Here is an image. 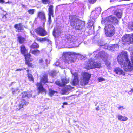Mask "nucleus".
I'll return each mask as SVG.
<instances>
[{
  "label": "nucleus",
  "mask_w": 133,
  "mask_h": 133,
  "mask_svg": "<svg viewBox=\"0 0 133 133\" xmlns=\"http://www.w3.org/2000/svg\"><path fill=\"white\" fill-rule=\"evenodd\" d=\"M131 61L128 60L126 51H123L118 57V62L125 71H133V50L131 52Z\"/></svg>",
  "instance_id": "obj_1"
},
{
  "label": "nucleus",
  "mask_w": 133,
  "mask_h": 133,
  "mask_svg": "<svg viewBox=\"0 0 133 133\" xmlns=\"http://www.w3.org/2000/svg\"><path fill=\"white\" fill-rule=\"evenodd\" d=\"M118 22V21L116 18L112 16H109L102 20V24L105 25L104 29L107 36L110 37L112 36L114 34V28L110 24L112 23L117 24Z\"/></svg>",
  "instance_id": "obj_2"
},
{
  "label": "nucleus",
  "mask_w": 133,
  "mask_h": 133,
  "mask_svg": "<svg viewBox=\"0 0 133 133\" xmlns=\"http://www.w3.org/2000/svg\"><path fill=\"white\" fill-rule=\"evenodd\" d=\"M93 56L94 58H91L89 60L87 64L86 68L89 69L95 68H99L101 66L100 63H97L94 61L97 58H101L103 59L108 56V54L102 51L100 52L99 50H97L94 52Z\"/></svg>",
  "instance_id": "obj_3"
},
{
  "label": "nucleus",
  "mask_w": 133,
  "mask_h": 133,
  "mask_svg": "<svg viewBox=\"0 0 133 133\" xmlns=\"http://www.w3.org/2000/svg\"><path fill=\"white\" fill-rule=\"evenodd\" d=\"M64 40L65 42L70 45V48L78 46L80 43L78 39V38L74 36L69 35H65Z\"/></svg>",
  "instance_id": "obj_4"
},
{
  "label": "nucleus",
  "mask_w": 133,
  "mask_h": 133,
  "mask_svg": "<svg viewBox=\"0 0 133 133\" xmlns=\"http://www.w3.org/2000/svg\"><path fill=\"white\" fill-rule=\"evenodd\" d=\"M77 54L74 52H67L63 53L62 56L64 57V61L66 64H69L74 63Z\"/></svg>",
  "instance_id": "obj_5"
},
{
  "label": "nucleus",
  "mask_w": 133,
  "mask_h": 133,
  "mask_svg": "<svg viewBox=\"0 0 133 133\" xmlns=\"http://www.w3.org/2000/svg\"><path fill=\"white\" fill-rule=\"evenodd\" d=\"M74 16H69V19L71 20V24L72 26L75 28L76 29L80 30L82 28V22L80 20L76 19Z\"/></svg>",
  "instance_id": "obj_6"
},
{
  "label": "nucleus",
  "mask_w": 133,
  "mask_h": 133,
  "mask_svg": "<svg viewBox=\"0 0 133 133\" xmlns=\"http://www.w3.org/2000/svg\"><path fill=\"white\" fill-rule=\"evenodd\" d=\"M97 36H95L93 40L96 43L98 44L100 46L104 49H107L109 50H111L112 51L117 50L118 49L119 46L117 44H114L109 46L107 44H105L104 45H101L99 44V39L98 38L96 39Z\"/></svg>",
  "instance_id": "obj_7"
},
{
  "label": "nucleus",
  "mask_w": 133,
  "mask_h": 133,
  "mask_svg": "<svg viewBox=\"0 0 133 133\" xmlns=\"http://www.w3.org/2000/svg\"><path fill=\"white\" fill-rule=\"evenodd\" d=\"M20 48L21 53L24 55L25 59V63L29 66H32V64L29 62H30L32 61L33 60L32 58L31 57V55L28 53L25 54L27 51V50L24 46H22Z\"/></svg>",
  "instance_id": "obj_8"
},
{
  "label": "nucleus",
  "mask_w": 133,
  "mask_h": 133,
  "mask_svg": "<svg viewBox=\"0 0 133 133\" xmlns=\"http://www.w3.org/2000/svg\"><path fill=\"white\" fill-rule=\"evenodd\" d=\"M101 10V8L100 7H97L95 8V10H93L91 12L90 16V19L89 21L90 24H92V26H93L94 23L95 22V19L100 14Z\"/></svg>",
  "instance_id": "obj_9"
},
{
  "label": "nucleus",
  "mask_w": 133,
  "mask_h": 133,
  "mask_svg": "<svg viewBox=\"0 0 133 133\" xmlns=\"http://www.w3.org/2000/svg\"><path fill=\"white\" fill-rule=\"evenodd\" d=\"M82 77L80 81V84L84 86L88 84L91 76V75L87 72H83L81 74Z\"/></svg>",
  "instance_id": "obj_10"
},
{
  "label": "nucleus",
  "mask_w": 133,
  "mask_h": 133,
  "mask_svg": "<svg viewBox=\"0 0 133 133\" xmlns=\"http://www.w3.org/2000/svg\"><path fill=\"white\" fill-rule=\"evenodd\" d=\"M48 82V80L47 76L46 75L43 76L41 80V83H38L36 84V86L37 87L39 92L46 93V91L43 88L42 84L43 83H45Z\"/></svg>",
  "instance_id": "obj_11"
},
{
  "label": "nucleus",
  "mask_w": 133,
  "mask_h": 133,
  "mask_svg": "<svg viewBox=\"0 0 133 133\" xmlns=\"http://www.w3.org/2000/svg\"><path fill=\"white\" fill-rule=\"evenodd\" d=\"M132 36V34H126L124 35L122 38L123 42L128 44H132L133 42Z\"/></svg>",
  "instance_id": "obj_12"
},
{
  "label": "nucleus",
  "mask_w": 133,
  "mask_h": 133,
  "mask_svg": "<svg viewBox=\"0 0 133 133\" xmlns=\"http://www.w3.org/2000/svg\"><path fill=\"white\" fill-rule=\"evenodd\" d=\"M36 32L41 36H44L47 35V32L45 29L42 28H38L35 30Z\"/></svg>",
  "instance_id": "obj_13"
},
{
  "label": "nucleus",
  "mask_w": 133,
  "mask_h": 133,
  "mask_svg": "<svg viewBox=\"0 0 133 133\" xmlns=\"http://www.w3.org/2000/svg\"><path fill=\"white\" fill-rule=\"evenodd\" d=\"M71 72L74 76V79L71 81V83L73 85H75L78 84L79 82L78 78L77 73L75 72H73L72 71H71Z\"/></svg>",
  "instance_id": "obj_14"
},
{
  "label": "nucleus",
  "mask_w": 133,
  "mask_h": 133,
  "mask_svg": "<svg viewBox=\"0 0 133 133\" xmlns=\"http://www.w3.org/2000/svg\"><path fill=\"white\" fill-rule=\"evenodd\" d=\"M69 80L68 79H67L66 78L62 79V83L60 82L57 81H56L55 83L57 85L60 86H63L65 85L67 83H68Z\"/></svg>",
  "instance_id": "obj_15"
},
{
  "label": "nucleus",
  "mask_w": 133,
  "mask_h": 133,
  "mask_svg": "<svg viewBox=\"0 0 133 133\" xmlns=\"http://www.w3.org/2000/svg\"><path fill=\"white\" fill-rule=\"evenodd\" d=\"M28 104V102L24 99H22L20 101L19 104L16 106V110H19L21 108H23L24 105H26Z\"/></svg>",
  "instance_id": "obj_16"
},
{
  "label": "nucleus",
  "mask_w": 133,
  "mask_h": 133,
  "mask_svg": "<svg viewBox=\"0 0 133 133\" xmlns=\"http://www.w3.org/2000/svg\"><path fill=\"white\" fill-rule=\"evenodd\" d=\"M29 92H23L21 93L19 96V98H24L27 97L28 98H29L32 96V93H30Z\"/></svg>",
  "instance_id": "obj_17"
},
{
  "label": "nucleus",
  "mask_w": 133,
  "mask_h": 133,
  "mask_svg": "<svg viewBox=\"0 0 133 133\" xmlns=\"http://www.w3.org/2000/svg\"><path fill=\"white\" fill-rule=\"evenodd\" d=\"M114 71L116 74L119 75H122L124 76L125 74V72L123 70L119 68H116L115 69Z\"/></svg>",
  "instance_id": "obj_18"
},
{
  "label": "nucleus",
  "mask_w": 133,
  "mask_h": 133,
  "mask_svg": "<svg viewBox=\"0 0 133 133\" xmlns=\"http://www.w3.org/2000/svg\"><path fill=\"white\" fill-rule=\"evenodd\" d=\"M49 21L50 22L51 21V16L53 15V6L50 5L49 6Z\"/></svg>",
  "instance_id": "obj_19"
},
{
  "label": "nucleus",
  "mask_w": 133,
  "mask_h": 133,
  "mask_svg": "<svg viewBox=\"0 0 133 133\" xmlns=\"http://www.w3.org/2000/svg\"><path fill=\"white\" fill-rule=\"evenodd\" d=\"M61 33V32L57 30V28H54L53 32V35L55 37H57L60 36Z\"/></svg>",
  "instance_id": "obj_20"
},
{
  "label": "nucleus",
  "mask_w": 133,
  "mask_h": 133,
  "mask_svg": "<svg viewBox=\"0 0 133 133\" xmlns=\"http://www.w3.org/2000/svg\"><path fill=\"white\" fill-rule=\"evenodd\" d=\"M116 117L118 118V120L122 121H125L128 120L127 117L120 115H117Z\"/></svg>",
  "instance_id": "obj_21"
},
{
  "label": "nucleus",
  "mask_w": 133,
  "mask_h": 133,
  "mask_svg": "<svg viewBox=\"0 0 133 133\" xmlns=\"http://www.w3.org/2000/svg\"><path fill=\"white\" fill-rule=\"evenodd\" d=\"M38 17L42 20H44L45 19V16L44 13L42 12L38 13Z\"/></svg>",
  "instance_id": "obj_22"
},
{
  "label": "nucleus",
  "mask_w": 133,
  "mask_h": 133,
  "mask_svg": "<svg viewBox=\"0 0 133 133\" xmlns=\"http://www.w3.org/2000/svg\"><path fill=\"white\" fill-rule=\"evenodd\" d=\"M37 39L41 42H44L45 41H47L48 42H51L47 37L44 38H37Z\"/></svg>",
  "instance_id": "obj_23"
},
{
  "label": "nucleus",
  "mask_w": 133,
  "mask_h": 133,
  "mask_svg": "<svg viewBox=\"0 0 133 133\" xmlns=\"http://www.w3.org/2000/svg\"><path fill=\"white\" fill-rule=\"evenodd\" d=\"M14 27L19 31H21L22 29V26L21 23L16 24L14 26Z\"/></svg>",
  "instance_id": "obj_24"
},
{
  "label": "nucleus",
  "mask_w": 133,
  "mask_h": 133,
  "mask_svg": "<svg viewBox=\"0 0 133 133\" xmlns=\"http://www.w3.org/2000/svg\"><path fill=\"white\" fill-rule=\"evenodd\" d=\"M39 47L38 45L36 43L34 42L31 46V50H32L34 48H37Z\"/></svg>",
  "instance_id": "obj_25"
},
{
  "label": "nucleus",
  "mask_w": 133,
  "mask_h": 133,
  "mask_svg": "<svg viewBox=\"0 0 133 133\" xmlns=\"http://www.w3.org/2000/svg\"><path fill=\"white\" fill-rule=\"evenodd\" d=\"M27 72H28V78L29 80L30 81L33 82L34 81V80L33 78L32 75L31 74H30L28 73V70H27Z\"/></svg>",
  "instance_id": "obj_26"
},
{
  "label": "nucleus",
  "mask_w": 133,
  "mask_h": 133,
  "mask_svg": "<svg viewBox=\"0 0 133 133\" xmlns=\"http://www.w3.org/2000/svg\"><path fill=\"white\" fill-rule=\"evenodd\" d=\"M30 52L35 55H37L39 54L40 51L39 50H31Z\"/></svg>",
  "instance_id": "obj_27"
},
{
  "label": "nucleus",
  "mask_w": 133,
  "mask_h": 133,
  "mask_svg": "<svg viewBox=\"0 0 133 133\" xmlns=\"http://www.w3.org/2000/svg\"><path fill=\"white\" fill-rule=\"evenodd\" d=\"M18 40L19 42L20 43H22L25 41V39L24 38L20 36L18 37Z\"/></svg>",
  "instance_id": "obj_28"
},
{
  "label": "nucleus",
  "mask_w": 133,
  "mask_h": 133,
  "mask_svg": "<svg viewBox=\"0 0 133 133\" xmlns=\"http://www.w3.org/2000/svg\"><path fill=\"white\" fill-rule=\"evenodd\" d=\"M114 14L115 15L116 17L118 18H120L121 17L122 14L121 12H119L116 11L114 12Z\"/></svg>",
  "instance_id": "obj_29"
},
{
  "label": "nucleus",
  "mask_w": 133,
  "mask_h": 133,
  "mask_svg": "<svg viewBox=\"0 0 133 133\" xmlns=\"http://www.w3.org/2000/svg\"><path fill=\"white\" fill-rule=\"evenodd\" d=\"M56 91H55L51 89H49V94L50 96H52L55 93H56Z\"/></svg>",
  "instance_id": "obj_30"
},
{
  "label": "nucleus",
  "mask_w": 133,
  "mask_h": 133,
  "mask_svg": "<svg viewBox=\"0 0 133 133\" xmlns=\"http://www.w3.org/2000/svg\"><path fill=\"white\" fill-rule=\"evenodd\" d=\"M128 28L130 29H133V22H129L128 24Z\"/></svg>",
  "instance_id": "obj_31"
},
{
  "label": "nucleus",
  "mask_w": 133,
  "mask_h": 133,
  "mask_svg": "<svg viewBox=\"0 0 133 133\" xmlns=\"http://www.w3.org/2000/svg\"><path fill=\"white\" fill-rule=\"evenodd\" d=\"M35 10L34 9H29L28 11L29 14L31 15L33 14L35 11Z\"/></svg>",
  "instance_id": "obj_32"
},
{
  "label": "nucleus",
  "mask_w": 133,
  "mask_h": 133,
  "mask_svg": "<svg viewBox=\"0 0 133 133\" xmlns=\"http://www.w3.org/2000/svg\"><path fill=\"white\" fill-rule=\"evenodd\" d=\"M18 92H19L17 88L15 89H13V90H12V94H17Z\"/></svg>",
  "instance_id": "obj_33"
},
{
  "label": "nucleus",
  "mask_w": 133,
  "mask_h": 133,
  "mask_svg": "<svg viewBox=\"0 0 133 133\" xmlns=\"http://www.w3.org/2000/svg\"><path fill=\"white\" fill-rule=\"evenodd\" d=\"M125 109V108L123 106H120L118 108V109L121 111L124 110Z\"/></svg>",
  "instance_id": "obj_34"
},
{
  "label": "nucleus",
  "mask_w": 133,
  "mask_h": 133,
  "mask_svg": "<svg viewBox=\"0 0 133 133\" xmlns=\"http://www.w3.org/2000/svg\"><path fill=\"white\" fill-rule=\"evenodd\" d=\"M8 15L7 14H6L2 16L3 18L4 19L5 21H6V20L7 18V16Z\"/></svg>",
  "instance_id": "obj_35"
},
{
  "label": "nucleus",
  "mask_w": 133,
  "mask_h": 133,
  "mask_svg": "<svg viewBox=\"0 0 133 133\" xmlns=\"http://www.w3.org/2000/svg\"><path fill=\"white\" fill-rule=\"evenodd\" d=\"M104 81H105V80L103 78L99 77L98 78V81L99 82H101Z\"/></svg>",
  "instance_id": "obj_36"
},
{
  "label": "nucleus",
  "mask_w": 133,
  "mask_h": 133,
  "mask_svg": "<svg viewBox=\"0 0 133 133\" xmlns=\"http://www.w3.org/2000/svg\"><path fill=\"white\" fill-rule=\"evenodd\" d=\"M49 0H42V2L44 4H46L48 3Z\"/></svg>",
  "instance_id": "obj_37"
},
{
  "label": "nucleus",
  "mask_w": 133,
  "mask_h": 133,
  "mask_svg": "<svg viewBox=\"0 0 133 133\" xmlns=\"http://www.w3.org/2000/svg\"><path fill=\"white\" fill-rule=\"evenodd\" d=\"M51 75L53 77H54V76L56 75L55 71H51Z\"/></svg>",
  "instance_id": "obj_38"
},
{
  "label": "nucleus",
  "mask_w": 133,
  "mask_h": 133,
  "mask_svg": "<svg viewBox=\"0 0 133 133\" xmlns=\"http://www.w3.org/2000/svg\"><path fill=\"white\" fill-rule=\"evenodd\" d=\"M96 0H89V2L92 4H93L95 3Z\"/></svg>",
  "instance_id": "obj_39"
},
{
  "label": "nucleus",
  "mask_w": 133,
  "mask_h": 133,
  "mask_svg": "<svg viewBox=\"0 0 133 133\" xmlns=\"http://www.w3.org/2000/svg\"><path fill=\"white\" fill-rule=\"evenodd\" d=\"M60 63L59 62V61H57L55 62V65L56 66H58L59 65Z\"/></svg>",
  "instance_id": "obj_40"
},
{
  "label": "nucleus",
  "mask_w": 133,
  "mask_h": 133,
  "mask_svg": "<svg viewBox=\"0 0 133 133\" xmlns=\"http://www.w3.org/2000/svg\"><path fill=\"white\" fill-rule=\"evenodd\" d=\"M110 64V63L109 61H108V62H107L106 63V65L108 66V67L109 66Z\"/></svg>",
  "instance_id": "obj_41"
},
{
  "label": "nucleus",
  "mask_w": 133,
  "mask_h": 133,
  "mask_svg": "<svg viewBox=\"0 0 133 133\" xmlns=\"http://www.w3.org/2000/svg\"><path fill=\"white\" fill-rule=\"evenodd\" d=\"M5 1L4 0H0V3H4Z\"/></svg>",
  "instance_id": "obj_42"
},
{
  "label": "nucleus",
  "mask_w": 133,
  "mask_h": 133,
  "mask_svg": "<svg viewBox=\"0 0 133 133\" xmlns=\"http://www.w3.org/2000/svg\"><path fill=\"white\" fill-rule=\"evenodd\" d=\"M39 63H42L43 62V60L42 59H40L39 60Z\"/></svg>",
  "instance_id": "obj_43"
},
{
  "label": "nucleus",
  "mask_w": 133,
  "mask_h": 133,
  "mask_svg": "<svg viewBox=\"0 0 133 133\" xmlns=\"http://www.w3.org/2000/svg\"><path fill=\"white\" fill-rule=\"evenodd\" d=\"M67 102H65L63 103V105H67Z\"/></svg>",
  "instance_id": "obj_44"
},
{
  "label": "nucleus",
  "mask_w": 133,
  "mask_h": 133,
  "mask_svg": "<svg viewBox=\"0 0 133 133\" xmlns=\"http://www.w3.org/2000/svg\"><path fill=\"white\" fill-rule=\"evenodd\" d=\"M22 70V69H16V71H21Z\"/></svg>",
  "instance_id": "obj_45"
},
{
  "label": "nucleus",
  "mask_w": 133,
  "mask_h": 133,
  "mask_svg": "<svg viewBox=\"0 0 133 133\" xmlns=\"http://www.w3.org/2000/svg\"><path fill=\"white\" fill-rule=\"evenodd\" d=\"M133 91V89H131V90L129 91L130 92H132Z\"/></svg>",
  "instance_id": "obj_46"
},
{
  "label": "nucleus",
  "mask_w": 133,
  "mask_h": 133,
  "mask_svg": "<svg viewBox=\"0 0 133 133\" xmlns=\"http://www.w3.org/2000/svg\"><path fill=\"white\" fill-rule=\"evenodd\" d=\"M45 60V62H46V64H48V60L47 59H46Z\"/></svg>",
  "instance_id": "obj_47"
},
{
  "label": "nucleus",
  "mask_w": 133,
  "mask_h": 133,
  "mask_svg": "<svg viewBox=\"0 0 133 133\" xmlns=\"http://www.w3.org/2000/svg\"><path fill=\"white\" fill-rule=\"evenodd\" d=\"M110 9H114V8L113 7H111V8H110Z\"/></svg>",
  "instance_id": "obj_48"
},
{
  "label": "nucleus",
  "mask_w": 133,
  "mask_h": 133,
  "mask_svg": "<svg viewBox=\"0 0 133 133\" xmlns=\"http://www.w3.org/2000/svg\"><path fill=\"white\" fill-rule=\"evenodd\" d=\"M124 45V44L123 43H122V44L121 45V46H122L123 45Z\"/></svg>",
  "instance_id": "obj_49"
},
{
  "label": "nucleus",
  "mask_w": 133,
  "mask_h": 133,
  "mask_svg": "<svg viewBox=\"0 0 133 133\" xmlns=\"http://www.w3.org/2000/svg\"><path fill=\"white\" fill-rule=\"evenodd\" d=\"M5 3H9V2H7Z\"/></svg>",
  "instance_id": "obj_50"
},
{
  "label": "nucleus",
  "mask_w": 133,
  "mask_h": 133,
  "mask_svg": "<svg viewBox=\"0 0 133 133\" xmlns=\"http://www.w3.org/2000/svg\"><path fill=\"white\" fill-rule=\"evenodd\" d=\"M2 97H0V99H2Z\"/></svg>",
  "instance_id": "obj_51"
},
{
  "label": "nucleus",
  "mask_w": 133,
  "mask_h": 133,
  "mask_svg": "<svg viewBox=\"0 0 133 133\" xmlns=\"http://www.w3.org/2000/svg\"><path fill=\"white\" fill-rule=\"evenodd\" d=\"M96 109H97V110H99V109H98V108H96Z\"/></svg>",
  "instance_id": "obj_52"
},
{
  "label": "nucleus",
  "mask_w": 133,
  "mask_h": 133,
  "mask_svg": "<svg viewBox=\"0 0 133 133\" xmlns=\"http://www.w3.org/2000/svg\"><path fill=\"white\" fill-rule=\"evenodd\" d=\"M132 34V39H133V33Z\"/></svg>",
  "instance_id": "obj_53"
},
{
  "label": "nucleus",
  "mask_w": 133,
  "mask_h": 133,
  "mask_svg": "<svg viewBox=\"0 0 133 133\" xmlns=\"http://www.w3.org/2000/svg\"><path fill=\"white\" fill-rule=\"evenodd\" d=\"M76 126L77 127H78L79 126L78 125H77Z\"/></svg>",
  "instance_id": "obj_54"
},
{
  "label": "nucleus",
  "mask_w": 133,
  "mask_h": 133,
  "mask_svg": "<svg viewBox=\"0 0 133 133\" xmlns=\"http://www.w3.org/2000/svg\"><path fill=\"white\" fill-rule=\"evenodd\" d=\"M62 107H63V108L64 107L63 106H62Z\"/></svg>",
  "instance_id": "obj_55"
}]
</instances>
